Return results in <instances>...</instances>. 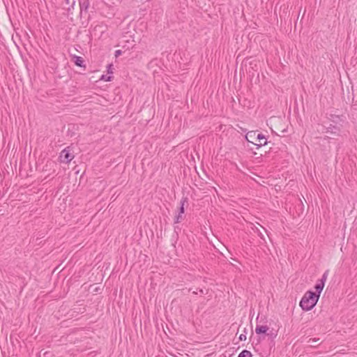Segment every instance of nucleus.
<instances>
[{
  "instance_id": "obj_12",
  "label": "nucleus",
  "mask_w": 357,
  "mask_h": 357,
  "mask_svg": "<svg viewBox=\"0 0 357 357\" xmlns=\"http://www.w3.org/2000/svg\"><path fill=\"white\" fill-rule=\"evenodd\" d=\"M238 357H252V354L250 351L244 349L238 354Z\"/></svg>"
},
{
  "instance_id": "obj_2",
  "label": "nucleus",
  "mask_w": 357,
  "mask_h": 357,
  "mask_svg": "<svg viewBox=\"0 0 357 357\" xmlns=\"http://www.w3.org/2000/svg\"><path fill=\"white\" fill-rule=\"evenodd\" d=\"M342 125L338 126L331 123L328 127H326V132L332 135V137L326 136L324 139L335 138V137L342 136Z\"/></svg>"
},
{
  "instance_id": "obj_1",
  "label": "nucleus",
  "mask_w": 357,
  "mask_h": 357,
  "mask_svg": "<svg viewBox=\"0 0 357 357\" xmlns=\"http://www.w3.org/2000/svg\"><path fill=\"white\" fill-rule=\"evenodd\" d=\"M319 300V294H315L312 291H307L300 301L301 307L305 311L312 310Z\"/></svg>"
},
{
  "instance_id": "obj_6",
  "label": "nucleus",
  "mask_w": 357,
  "mask_h": 357,
  "mask_svg": "<svg viewBox=\"0 0 357 357\" xmlns=\"http://www.w3.org/2000/svg\"><path fill=\"white\" fill-rule=\"evenodd\" d=\"M269 328L266 325H257L255 328V332L257 335L266 334Z\"/></svg>"
},
{
  "instance_id": "obj_5",
  "label": "nucleus",
  "mask_w": 357,
  "mask_h": 357,
  "mask_svg": "<svg viewBox=\"0 0 357 357\" xmlns=\"http://www.w3.org/2000/svg\"><path fill=\"white\" fill-rule=\"evenodd\" d=\"M328 275V271H326L324 274L322 275V277L321 279L318 280L317 284L314 286L315 294H319V297L320 296V294L324 287L326 280L327 279Z\"/></svg>"
},
{
  "instance_id": "obj_16",
  "label": "nucleus",
  "mask_w": 357,
  "mask_h": 357,
  "mask_svg": "<svg viewBox=\"0 0 357 357\" xmlns=\"http://www.w3.org/2000/svg\"><path fill=\"white\" fill-rule=\"evenodd\" d=\"M268 142L266 140H265L263 143H259V144H255L254 142H252V144L255 146H257V149H259L260 147H261L262 146H265L266 144H267Z\"/></svg>"
},
{
  "instance_id": "obj_23",
  "label": "nucleus",
  "mask_w": 357,
  "mask_h": 357,
  "mask_svg": "<svg viewBox=\"0 0 357 357\" xmlns=\"http://www.w3.org/2000/svg\"><path fill=\"white\" fill-rule=\"evenodd\" d=\"M178 229V227H174V229Z\"/></svg>"
},
{
  "instance_id": "obj_8",
  "label": "nucleus",
  "mask_w": 357,
  "mask_h": 357,
  "mask_svg": "<svg viewBox=\"0 0 357 357\" xmlns=\"http://www.w3.org/2000/svg\"><path fill=\"white\" fill-rule=\"evenodd\" d=\"M330 120L333 122L332 124L338 125V126L342 125L340 123L342 121H343L340 116H336V115H333V114L331 115Z\"/></svg>"
},
{
  "instance_id": "obj_4",
  "label": "nucleus",
  "mask_w": 357,
  "mask_h": 357,
  "mask_svg": "<svg viewBox=\"0 0 357 357\" xmlns=\"http://www.w3.org/2000/svg\"><path fill=\"white\" fill-rule=\"evenodd\" d=\"M74 158V155L71 153V148L67 146L60 153L59 159L61 162L69 163Z\"/></svg>"
},
{
  "instance_id": "obj_11",
  "label": "nucleus",
  "mask_w": 357,
  "mask_h": 357,
  "mask_svg": "<svg viewBox=\"0 0 357 357\" xmlns=\"http://www.w3.org/2000/svg\"><path fill=\"white\" fill-rule=\"evenodd\" d=\"M319 340V338H310L308 340L307 343L310 347H316L320 344Z\"/></svg>"
},
{
  "instance_id": "obj_22",
  "label": "nucleus",
  "mask_w": 357,
  "mask_h": 357,
  "mask_svg": "<svg viewBox=\"0 0 357 357\" xmlns=\"http://www.w3.org/2000/svg\"><path fill=\"white\" fill-rule=\"evenodd\" d=\"M199 291L201 293V294H207V291L206 290H204L203 289H199Z\"/></svg>"
},
{
  "instance_id": "obj_9",
  "label": "nucleus",
  "mask_w": 357,
  "mask_h": 357,
  "mask_svg": "<svg viewBox=\"0 0 357 357\" xmlns=\"http://www.w3.org/2000/svg\"><path fill=\"white\" fill-rule=\"evenodd\" d=\"M256 131H250L247 132V134L245 135V139L248 142L252 143V139H254L256 138Z\"/></svg>"
},
{
  "instance_id": "obj_19",
  "label": "nucleus",
  "mask_w": 357,
  "mask_h": 357,
  "mask_svg": "<svg viewBox=\"0 0 357 357\" xmlns=\"http://www.w3.org/2000/svg\"><path fill=\"white\" fill-rule=\"evenodd\" d=\"M112 64L110 63L107 66V73L109 74H112L113 72L112 70Z\"/></svg>"
},
{
  "instance_id": "obj_18",
  "label": "nucleus",
  "mask_w": 357,
  "mask_h": 357,
  "mask_svg": "<svg viewBox=\"0 0 357 357\" xmlns=\"http://www.w3.org/2000/svg\"><path fill=\"white\" fill-rule=\"evenodd\" d=\"M254 231H255V232H256L258 236H259L263 240H265L263 234L261 232V231L258 228H256Z\"/></svg>"
},
{
  "instance_id": "obj_15",
  "label": "nucleus",
  "mask_w": 357,
  "mask_h": 357,
  "mask_svg": "<svg viewBox=\"0 0 357 357\" xmlns=\"http://www.w3.org/2000/svg\"><path fill=\"white\" fill-rule=\"evenodd\" d=\"M112 76H107V75H102V77L100 78V79L104 80L105 82H109L112 80Z\"/></svg>"
},
{
  "instance_id": "obj_17",
  "label": "nucleus",
  "mask_w": 357,
  "mask_h": 357,
  "mask_svg": "<svg viewBox=\"0 0 357 357\" xmlns=\"http://www.w3.org/2000/svg\"><path fill=\"white\" fill-rule=\"evenodd\" d=\"M256 139H258L259 142H260V140H262V139L266 140L265 135H263L262 133H259L257 135Z\"/></svg>"
},
{
  "instance_id": "obj_3",
  "label": "nucleus",
  "mask_w": 357,
  "mask_h": 357,
  "mask_svg": "<svg viewBox=\"0 0 357 357\" xmlns=\"http://www.w3.org/2000/svg\"><path fill=\"white\" fill-rule=\"evenodd\" d=\"M188 199L186 197H183L180 202V206L178 208V213L174 218V224H177L181 222L184 220L185 215V208L184 206L185 204H188Z\"/></svg>"
},
{
  "instance_id": "obj_10",
  "label": "nucleus",
  "mask_w": 357,
  "mask_h": 357,
  "mask_svg": "<svg viewBox=\"0 0 357 357\" xmlns=\"http://www.w3.org/2000/svg\"><path fill=\"white\" fill-rule=\"evenodd\" d=\"M80 6V11L81 13L82 11L86 12L89 7V0H84L82 2L79 3Z\"/></svg>"
},
{
  "instance_id": "obj_7",
  "label": "nucleus",
  "mask_w": 357,
  "mask_h": 357,
  "mask_svg": "<svg viewBox=\"0 0 357 357\" xmlns=\"http://www.w3.org/2000/svg\"><path fill=\"white\" fill-rule=\"evenodd\" d=\"M74 63L77 66L79 67H85V65L84 64V61L82 59V57L79 56H74Z\"/></svg>"
},
{
  "instance_id": "obj_13",
  "label": "nucleus",
  "mask_w": 357,
  "mask_h": 357,
  "mask_svg": "<svg viewBox=\"0 0 357 357\" xmlns=\"http://www.w3.org/2000/svg\"><path fill=\"white\" fill-rule=\"evenodd\" d=\"M65 3L66 4H68L70 5V6L68 8V10H70L71 8H73L75 4V0H64Z\"/></svg>"
},
{
  "instance_id": "obj_21",
  "label": "nucleus",
  "mask_w": 357,
  "mask_h": 357,
  "mask_svg": "<svg viewBox=\"0 0 357 357\" xmlns=\"http://www.w3.org/2000/svg\"><path fill=\"white\" fill-rule=\"evenodd\" d=\"M121 54H122V51H121V50H116V51H115V54H114V55H115V56H116V57H118V56H119L120 55H121Z\"/></svg>"
},
{
  "instance_id": "obj_14",
  "label": "nucleus",
  "mask_w": 357,
  "mask_h": 357,
  "mask_svg": "<svg viewBox=\"0 0 357 357\" xmlns=\"http://www.w3.org/2000/svg\"><path fill=\"white\" fill-rule=\"evenodd\" d=\"M267 336H268L271 340H273L277 336V332H274L273 330L271 331L269 333H266Z\"/></svg>"
},
{
  "instance_id": "obj_20",
  "label": "nucleus",
  "mask_w": 357,
  "mask_h": 357,
  "mask_svg": "<svg viewBox=\"0 0 357 357\" xmlns=\"http://www.w3.org/2000/svg\"><path fill=\"white\" fill-rule=\"evenodd\" d=\"M239 340L241 341H244L246 340V335L245 334H241L239 336Z\"/></svg>"
},
{
  "instance_id": "obj_24",
  "label": "nucleus",
  "mask_w": 357,
  "mask_h": 357,
  "mask_svg": "<svg viewBox=\"0 0 357 357\" xmlns=\"http://www.w3.org/2000/svg\"><path fill=\"white\" fill-rule=\"evenodd\" d=\"M192 293H193L194 294H197V291H193Z\"/></svg>"
}]
</instances>
